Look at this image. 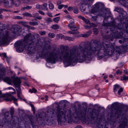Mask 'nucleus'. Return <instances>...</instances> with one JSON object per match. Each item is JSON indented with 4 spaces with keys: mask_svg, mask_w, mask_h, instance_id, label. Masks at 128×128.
<instances>
[{
    "mask_svg": "<svg viewBox=\"0 0 128 128\" xmlns=\"http://www.w3.org/2000/svg\"><path fill=\"white\" fill-rule=\"evenodd\" d=\"M104 53L101 49V46L99 42L95 40L92 46H85L83 48L81 46L78 48L74 47L68 50H65L63 45L60 46V50H55L53 53H50L46 58L48 61L55 63L58 59L62 60L64 63H69L74 60H84L86 58H90L93 55H97L102 58L105 55L117 57V47H115L110 44H104Z\"/></svg>",
    "mask_w": 128,
    "mask_h": 128,
    "instance_id": "obj_1",
    "label": "nucleus"
},
{
    "mask_svg": "<svg viewBox=\"0 0 128 128\" xmlns=\"http://www.w3.org/2000/svg\"><path fill=\"white\" fill-rule=\"evenodd\" d=\"M34 36L30 33L27 34L24 40L18 41L15 44L16 51L18 52H22L25 48L30 54L34 53L36 51Z\"/></svg>",
    "mask_w": 128,
    "mask_h": 128,
    "instance_id": "obj_2",
    "label": "nucleus"
},
{
    "mask_svg": "<svg viewBox=\"0 0 128 128\" xmlns=\"http://www.w3.org/2000/svg\"><path fill=\"white\" fill-rule=\"evenodd\" d=\"M104 5L102 3L100 2L96 3L93 6L91 12L94 14L98 12V14L105 18L104 19V20L106 18L110 16V12L109 10L104 8Z\"/></svg>",
    "mask_w": 128,
    "mask_h": 128,
    "instance_id": "obj_3",
    "label": "nucleus"
},
{
    "mask_svg": "<svg viewBox=\"0 0 128 128\" xmlns=\"http://www.w3.org/2000/svg\"><path fill=\"white\" fill-rule=\"evenodd\" d=\"M56 115L58 122H64L71 117V111L69 110H66L63 109H58L56 112Z\"/></svg>",
    "mask_w": 128,
    "mask_h": 128,
    "instance_id": "obj_4",
    "label": "nucleus"
},
{
    "mask_svg": "<svg viewBox=\"0 0 128 128\" xmlns=\"http://www.w3.org/2000/svg\"><path fill=\"white\" fill-rule=\"evenodd\" d=\"M0 46L7 43L8 41V32L4 29L0 31Z\"/></svg>",
    "mask_w": 128,
    "mask_h": 128,
    "instance_id": "obj_5",
    "label": "nucleus"
},
{
    "mask_svg": "<svg viewBox=\"0 0 128 128\" xmlns=\"http://www.w3.org/2000/svg\"><path fill=\"white\" fill-rule=\"evenodd\" d=\"M13 82L16 87L18 88L16 89L18 96V98H20V94H21V90L20 88L21 83L20 78H19L16 77L14 79Z\"/></svg>",
    "mask_w": 128,
    "mask_h": 128,
    "instance_id": "obj_6",
    "label": "nucleus"
},
{
    "mask_svg": "<svg viewBox=\"0 0 128 128\" xmlns=\"http://www.w3.org/2000/svg\"><path fill=\"white\" fill-rule=\"evenodd\" d=\"M90 117L94 119L97 120L100 118L99 112L98 110H93L89 114Z\"/></svg>",
    "mask_w": 128,
    "mask_h": 128,
    "instance_id": "obj_7",
    "label": "nucleus"
},
{
    "mask_svg": "<svg viewBox=\"0 0 128 128\" xmlns=\"http://www.w3.org/2000/svg\"><path fill=\"white\" fill-rule=\"evenodd\" d=\"M86 110L85 109H78L76 112L77 117L80 118H84L86 116Z\"/></svg>",
    "mask_w": 128,
    "mask_h": 128,
    "instance_id": "obj_8",
    "label": "nucleus"
},
{
    "mask_svg": "<svg viewBox=\"0 0 128 128\" xmlns=\"http://www.w3.org/2000/svg\"><path fill=\"white\" fill-rule=\"evenodd\" d=\"M92 0H83V3H82L80 6V8L82 12H83L85 10V7L84 6V4L87 5L89 4L90 2L92 1Z\"/></svg>",
    "mask_w": 128,
    "mask_h": 128,
    "instance_id": "obj_9",
    "label": "nucleus"
},
{
    "mask_svg": "<svg viewBox=\"0 0 128 128\" xmlns=\"http://www.w3.org/2000/svg\"><path fill=\"white\" fill-rule=\"evenodd\" d=\"M13 28V30H12L13 33L16 34L19 33V32L20 31V29L18 26H14Z\"/></svg>",
    "mask_w": 128,
    "mask_h": 128,
    "instance_id": "obj_10",
    "label": "nucleus"
},
{
    "mask_svg": "<svg viewBox=\"0 0 128 128\" xmlns=\"http://www.w3.org/2000/svg\"><path fill=\"white\" fill-rule=\"evenodd\" d=\"M118 1L121 4L128 8V0H118Z\"/></svg>",
    "mask_w": 128,
    "mask_h": 128,
    "instance_id": "obj_11",
    "label": "nucleus"
},
{
    "mask_svg": "<svg viewBox=\"0 0 128 128\" xmlns=\"http://www.w3.org/2000/svg\"><path fill=\"white\" fill-rule=\"evenodd\" d=\"M10 95L8 96H6V98H5V100L6 101H11L13 100L14 102L16 101L17 100V99L14 96H12L10 98H9V96H10V94H9Z\"/></svg>",
    "mask_w": 128,
    "mask_h": 128,
    "instance_id": "obj_12",
    "label": "nucleus"
},
{
    "mask_svg": "<svg viewBox=\"0 0 128 128\" xmlns=\"http://www.w3.org/2000/svg\"><path fill=\"white\" fill-rule=\"evenodd\" d=\"M11 1V3L12 6L14 4L16 6H19L20 4V2L19 0H10Z\"/></svg>",
    "mask_w": 128,
    "mask_h": 128,
    "instance_id": "obj_13",
    "label": "nucleus"
},
{
    "mask_svg": "<svg viewBox=\"0 0 128 128\" xmlns=\"http://www.w3.org/2000/svg\"><path fill=\"white\" fill-rule=\"evenodd\" d=\"M116 24V22L114 20L109 24H104V26H112L113 28H114L115 27L114 26Z\"/></svg>",
    "mask_w": 128,
    "mask_h": 128,
    "instance_id": "obj_14",
    "label": "nucleus"
},
{
    "mask_svg": "<svg viewBox=\"0 0 128 128\" xmlns=\"http://www.w3.org/2000/svg\"><path fill=\"white\" fill-rule=\"evenodd\" d=\"M5 74L6 70L4 68H2L0 69V79L2 78L3 76Z\"/></svg>",
    "mask_w": 128,
    "mask_h": 128,
    "instance_id": "obj_15",
    "label": "nucleus"
},
{
    "mask_svg": "<svg viewBox=\"0 0 128 128\" xmlns=\"http://www.w3.org/2000/svg\"><path fill=\"white\" fill-rule=\"evenodd\" d=\"M120 14V16L121 18H124L127 15V13L125 11H124L122 9Z\"/></svg>",
    "mask_w": 128,
    "mask_h": 128,
    "instance_id": "obj_16",
    "label": "nucleus"
},
{
    "mask_svg": "<svg viewBox=\"0 0 128 128\" xmlns=\"http://www.w3.org/2000/svg\"><path fill=\"white\" fill-rule=\"evenodd\" d=\"M2 93L1 91H0V101H2L1 100L2 98L3 99L5 100V98H6V96L10 95L9 94H2Z\"/></svg>",
    "mask_w": 128,
    "mask_h": 128,
    "instance_id": "obj_17",
    "label": "nucleus"
},
{
    "mask_svg": "<svg viewBox=\"0 0 128 128\" xmlns=\"http://www.w3.org/2000/svg\"><path fill=\"white\" fill-rule=\"evenodd\" d=\"M3 80L4 81L6 82L9 84H11L12 83V81L10 78L5 77L3 78Z\"/></svg>",
    "mask_w": 128,
    "mask_h": 128,
    "instance_id": "obj_18",
    "label": "nucleus"
},
{
    "mask_svg": "<svg viewBox=\"0 0 128 128\" xmlns=\"http://www.w3.org/2000/svg\"><path fill=\"white\" fill-rule=\"evenodd\" d=\"M114 87L113 88L114 91L115 92L118 90L120 88L119 85L116 84L114 86Z\"/></svg>",
    "mask_w": 128,
    "mask_h": 128,
    "instance_id": "obj_19",
    "label": "nucleus"
},
{
    "mask_svg": "<svg viewBox=\"0 0 128 128\" xmlns=\"http://www.w3.org/2000/svg\"><path fill=\"white\" fill-rule=\"evenodd\" d=\"M48 5L46 3H44L42 5V10H48Z\"/></svg>",
    "mask_w": 128,
    "mask_h": 128,
    "instance_id": "obj_20",
    "label": "nucleus"
},
{
    "mask_svg": "<svg viewBox=\"0 0 128 128\" xmlns=\"http://www.w3.org/2000/svg\"><path fill=\"white\" fill-rule=\"evenodd\" d=\"M4 6H8L10 7H12L11 3L10 4L11 5H9V2L7 0H4Z\"/></svg>",
    "mask_w": 128,
    "mask_h": 128,
    "instance_id": "obj_21",
    "label": "nucleus"
},
{
    "mask_svg": "<svg viewBox=\"0 0 128 128\" xmlns=\"http://www.w3.org/2000/svg\"><path fill=\"white\" fill-rule=\"evenodd\" d=\"M44 20L46 21V22L47 24H49L52 22V20L51 18H45Z\"/></svg>",
    "mask_w": 128,
    "mask_h": 128,
    "instance_id": "obj_22",
    "label": "nucleus"
},
{
    "mask_svg": "<svg viewBox=\"0 0 128 128\" xmlns=\"http://www.w3.org/2000/svg\"><path fill=\"white\" fill-rule=\"evenodd\" d=\"M51 28L54 30H56L59 28V26L57 24H55L51 26Z\"/></svg>",
    "mask_w": 128,
    "mask_h": 128,
    "instance_id": "obj_23",
    "label": "nucleus"
},
{
    "mask_svg": "<svg viewBox=\"0 0 128 128\" xmlns=\"http://www.w3.org/2000/svg\"><path fill=\"white\" fill-rule=\"evenodd\" d=\"M56 37L58 38H60L61 39H64V40L65 36H64L63 35L61 34H58L56 35Z\"/></svg>",
    "mask_w": 128,
    "mask_h": 128,
    "instance_id": "obj_24",
    "label": "nucleus"
},
{
    "mask_svg": "<svg viewBox=\"0 0 128 128\" xmlns=\"http://www.w3.org/2000/svg\"><path fill=\"white\" fill-rule=\"evenodd\" d=\"M122 9L121 8H120L117 7H116L115 8L114 10V11H116L120 13L122 11Z\"/></svg>",
    "mask_w": 128,
    "mask_h": 128,
    "instance_id": "obj_25",
    "label": "nucleus"
},
{
    "mask_svg": "<svg viewBox=\"0 0 128 128\" xmlns=\"http://www.w3.org/2000/svg\"><path fill=\"white\" fill-rule=\"evenodd\" d=\"M74 21L72 20L71 22H70L69 24H68V26L69 27L70 29L74 27Z\"/></svg>",
    "mask_w": 128,
    "mask_h": 128,
    "instance_id": "obj_26",
    "label": "nucleus"
},
{
    "mask_svg": "<svg viewBox=\"0 0 128 128\" xmlns=\"http://www.w3.org/2000/svg\"><path fill=\"white\" fill-rule=\"evenodd\" d=\"M91 31H89L86 33L83 34L82 35V36L84 38L88 37L91 34Z\"/></svg>",
    "mask_w": 128,
    "mask_h": 128,
    "instance_id": "obj_27",
    "label": "nucleus"
},
{
    "mask_svg": "<svg viewBox=\"0 0 128 128\" xmlns=\"http://www.w3.org/2000/svg\"><path fill=\"white\" fill-rule=\"evenodd\" d=\"M64 40L72 41L74 40V39L73 38L67 36H65V37L64 38Z\"/></svg>",
    "mask_w": 128,
    "mask_h": 128,
    "instance_id": "obj_28",
    "label": "nucleus"
},
{
    "mask_svg": "<svg viewBox=\"0 0 128 128\" xmlns=\"http://www.w3.org/2000/svg\"><path fill=\"white\" fill-rule=\"evenodd\" d=\"M29 23L30 25L33 26H37L38 25V22L35 21L30 22Z\"/></svg>",
    "mask_w": 128,
    "mask_h": 128,
    "instance_id": "obj_29",
    "label": "nucleus"
},
{
    "mask_svg": "<svg viewBox=\"0 0 128 128\" xmlns=\"http://www.w3.org/2000/svg\"><path fill=\"white\" fill-rule=\"evenodd\" d=\"M23 15L24 16H28L29 17H31L32 16V15L30 13L28 12H25L23 14Z\"/></svg>",
    "mask_w": 128,
    "mask_h": 128,
    "instance_id": "obj_30",
    "label": "nucleus"
},
{
    "mask_svg": "<svg viewBox=\"0 0 128 128\" xmlns=\"http://www.w3.org/2000/svg\"><path fill=\"white\" fill-rule=\"evenodd\" d=\"M60 19V17L59 16L57 17L54 18L53 19V21L57 23L58 22Z\"/></svg>",
    "mask_w": 128,
    "mask_h": 128,
    "instance_id": "obj_31",
    "label": "nucleus"
},
{
    "mask_svg": "<svg viewBox=\"0 0 128 128\" xmlns=\"http://www.w3.org/2000/svg\"><path fill=\"white\" fill-rule=\"evenodd\" d=\"M48 37L50 38H53L55 36V34L53 33H50L48 34Z\"/></svg>",
    "mask_w": 128,
    "mask_h": 128,
    "instance_id": "obj_32",
    "label": "nucleus"
},
{
    "mask_svg": "<svg viewBox=\"0 0 128 128\" xmlns=\"http://www.w3.org/2000/svg\"><path fill=\"white\" fill-rule=\"evenodd\" d=\"M51 48V46L49 45H45L44 46V49L46 50H49Z\"/></svg>",
    "mask_w": 128,
    "mask_h": 128,
    "instance_id": "obj_33",
    "label": "nucleus"
},
{
    "mask_svg": "<svg viewBox=\"0 0 128 128\" xmlns=\"http://www.w3.org/2000/svg\"><path fill=\"white\" fill-rule=\"evenodd\" d=\"M31 118H32L31 119H30V123L28 124L29 125H30V124L32 125L34 123V117L33 116H32Z\"/></svg>",
    "mask_w": 128,
    "mask_h": 128,
    "instance_id": "obj_34",
    "label": "nucleus"
},
{
    "mask_svg": "<svg viewBox=\"0 0 128 128\" xmlns=\"http://www.w3.org/2000/svg\"><path fill=\"white\" fill-rule=\"evenodd\" d=\"M68 33L69 34H78L79 33V32H78L74 31L72 30V31H68Z\"/></svg>",
    "mask_w": 128,
    "mask_h": 128,
    "instance_id": "obj_35",
    "label": "nucleus"
},
{
    "mask_svg": "<svg viewBox=\"0 0 128 128\" xmlns=\"http://www.w3.org/2000/svg\"><path fill=\"white\" fill-rule=\"evenodd\" d=\"M79 29V28L78 27H74L70 29L74 31L77 32L76 31L78 30Z\"/></svg>",
    "mask_w": 128,
    "mask_h": 128,
    "instance_id": "obj_36",
    "label": "nucleus"
},
{
    "mask_svg": "<svg viewBox=\"0 0 128 128\" xmlns=\"http://www.w3.org/2000/svg\"><path fill=\"white\" fill-rule=\"evenodd\" d=\"M49 8L50 9H53L54 8V6L50 2L48 4Z\"/></svg>",
    "mask_w": 128,
    "mask_h": 128,
    "instance_id": "obj_37",
    "label": "nucleus"
},
{
    "mask_svg": "<svg viewBox=\"0 0 128 128\" xmlns=\"http://www.w3.org/2000/svg\"><path fill=\"white\" fill-rule=\"evenodd\" d=\"M120 80H128V76H126L125 75H124L123 77L121 78Z\"/></svg>",
    "mask_w": 128,
    "mask_h": 128,
    "instance_id": "obj_38",
    "label": "nucleus"
},
{
    "mask_svg": "<svg viewBox=\"0 0 128 128\" xmlns=\"http://www.w3.org/2000/svg\"><path fill=\"white\" fill-rule=\"evenodd\" d=\"M84 22L86 24H90V21L88 19H85Z\"/></svg>",
    "mask_w": 128,
    "mask_h": 128,
    "instance_id": "obj_39",
    "label": "nucleus"
},
{
    "mask_svg": "<svg viewBox=\"0 0 128 128\" xmlns=\"http://www.w3.org/2000/svg\"><path fill=\"white\" fill-rule=\"evenodd\" d=\"M93 32L95 34H97L98 32V29L97 28H94L93 29Z\"/></svg>",
    "mask_w": 128,
    "mask_h": 128,
    "instance_id": "obj_40",
    "label": "nucleus"
},
{
    "mask_svg": "<svg viewBox=\"0 0 128 128\" xmlns=\"http://www.w3.org/2000/svg\"><path fill=\"white\" fill-rule=\"evenodd\" d=\"M39 33L41 36H43L46 34V32L45 31H39Z\"/></svg>",
    "mask_w": 128,
    "mask_h": 128,
    "instance_id": "obj_41",
    "label": "nucleus"
},
{
    "mask_svg": "<svg viewBox=\"0 0 128 128\" xmlns=\"http://www.w3.org/2000/svg\"><path fill=\"white\" fill-rule=\"evenodd\" d=\"M36 8L39 10H42V5L38 4L36 6Z\"/></svg>",
    "mask_w": 128,
    "mask_h": 128,
    "instance_id": "obj_42",
    "label": "nucleus"
},
{
    "mask_svg": "<svg viewBox=\"0 0 128 128\" xmlns=\"http://www.w3.org/2000/svg\"><path fill=\"white\" fill-rule=\"evenodd\" d=\"M128 119L127 118H124L123 120L122 121V123L124 122V124L125 125L126 124Z\"/></svg>",
    "mask_w": 128,
    "mask_h": 128,
    "instance_id": "obj_43",
    "label": "nucleus"
},
{
    "mask_svg": "<svg viewBox=\"0 0 128 128\" xmlns=\"http://www.w3.org/2000/svg\"><path fill=\"white\" fill-rule=\"evenodd\" d=\"M84 28L86 29H89L91 28V26L87 25L84 26Z\"/></svg>",
    "mask_w": 128,
    "mask_h": 128,
    "instance_id": "obj_44",
    "label": "nucleus"
},
{
    "mask_svg": "<svg viewBox=\"0 0 128 128\" xmlns=\"http://www.w3.org/2000/svg\"><path fill=\"white\" fill-rule=\"evenodd\" d=\"M123 91V89L122 88H120L118 90V94L119 95L120 94V92H122Z\"/></svg>",
    "mask_w": 128,
    "mask_h": 128,
    "instance_id": "obj_45",
    "label": "nucleus"
},
{
    "mask_svg": "<svg viewBox=\"0 0 128 128\" xmlns=\"http://www.w3.org/2000/svg\"><path fill=\"white\" fill-rule=\"evenodd\" d=\"M74 12L75 14H78V9L76 8H74Z\"/></svg>",
    "mask_w": 128,
    "mask_h": 128,
    "instance_id": "obj_46",
    "label": "nucleus"
},
{
    "mask_svg": "<svg viewBox=\"0 0 128 128\" xmlns=\"http://www.w3.org/2000/svg\"><path fill=\"white\" fill-rule=\"evenodd\" d=\"M97 17L96 16H92L91 18V20L94 21H95L96 20Z\"/></svg>",
    "mask_w": 128,
    "mask_h": 128,
    "instance_id": "obj_47",
    "label": "nucleus"
},
{
    "mask_svg": "<svg viewBox=\"0 0 128 128\" xmlns=\"http://www.w3.org/2000/svg\"><path fill=\"white\" fill-rule=\"evenodd\" d=\"M31 106L32 108V110L33 112L34 113V114L35 113V109L34 107V106L32 104H31Z\"/></svg>",
    "mask_w": 128,
    "mask_h": 128,
    "instance_id": "obj_48",
    "label": "nucleus"
},
{
    "mask_svg": "<svg viewBox=\"0 0 128 128\" xmlns=\"http://www.w3.org/2000/svg\"><path fill=\"white\" fill-rule=\"evenodd\" d=\"M8 88L9 90L10 89H12L14 91V92H12V94H15L16 93V92L15 90L13 88L9 87Z\"/></svg>",
    "mask_w": 128,
    "mask_h": 128,
    "instance_id": "obj_49",
    "label": "nucleus"
},
{
    "mask_svg": "<svg viewBox=\"0 0 128 128\" xmlns=\"http://www.w3.org/2000/svg\"><path fill=\"white\" fill-rule=\"evenodd\" d=\"M14 18L17 19H22V18L20 16H15L14 17Z\"/></svg>",
    "mask_w": 128,
    "mask_h": 128,
    "instance_id": "obj_50",
    "label": "nucleus"
},
{
    "mask_svg": "<svg viewBox=\"0 0 128 128\" xmlns=\"http://www.w3.org/2000/svg\"><path fill=\"white\" fill-rule=\"evenodd\" d=\"M89 24L90 25V26H91V28L92 27H95L96 26V25H95L93 23H90V24Z\"/></svg>",
    "mask_w": 128,
    "mask_h": 128,
    "instance_id": "obj_51",
    "label": "nucleus"
},
{
    "mask_svg": "<svg viewBox=\"0 0 128 128\" xmlns=\"http://www.w3.org/2000/svg\"><path fill=\"white\" fill-rule=\"evenodd\" d=\"M49 111H48V114H47L49 116H50L52 117V114H53V113L52 112L50 111V113H49Z\"/></svg>",
    "mask_w": 128,
    "mask_h": 128,
    "instance_id": "obj_52",
    "label": "nucleus"
},
{
    "mask_svg": "<svg viewBox=\"0 0 128 128\" xmlns=\"http://www.w3.org/2000/svg\"><path fill=\"white\" fill-rule=\"evenodd\" d=\"M78 18H80L82 20L84 21V20H85L86 19L83 16H78Z\"/></svg>",
    "mask_w": 128,
    "mask_h": 128,
    "instance_id": "obj_53",
    "label": "nucleus"
},
{
    "mask_svg": "<svg viewBox=\"0 0 128 128\" xmlns=\"http://www.w3.org/2000/svg\"><path fill=\"white\" fill-rule=\"evenodd\" d=\"M38 12L40 14L42 15H45V14L44 13L43 11L41 10H39L38 11Z\"/></svg>",
    "mask_w": 128,
    "mask_h": 128,
    "instance_id": "obj_54",
    "label": "nucleus"
},
{
    "mask_svg": "<svg viewBox=\"0 0 128 128\" xmlns=\"http://www.w3.org/2000/svg\"><path fill=\"white\" fill-rule=\"evenodd\" d=\"M39 15V14L38 13H36L33 14V16L34 17H35Z\"/></svg>",
    "mask_w": 128,
    "mask_h": 128,
    "instance_id": "obj_55",
    "label": "nucleus"
},
{
    "mask_svg": "<svg viewBox=\"0 0 128 128\" xmlns=\"http://www.w3.org/2000/svg\"><path fill=\"white\" fill-rule=\"evenodd\" d=\"M116 73L117 74H122V72L120 70H118L116 72Z\"/></svg>",
    "mask_w": 128,
    "mask_h": 128,
    "instance_id": "obj_56",
    "label": "nucleus"
},
{
    "mask_svg": "<svg viewBox=\"0 0 128 128\" xmlns=\"http://www.w3.org/2000/svg\"><path fill=\"white\" fill-rule=\"evenodd\" d=\"M46 14L49 16L51 17H52V15L51 13H50V12H48L46 13Z\"/></svg>",
    "mask_w": 128,
    "mask_h": 128,
    "instance_id": "obj_57",
    "label": "nucleus"
},
{
    "mask_svg": "<svg viewBox=\"0 0 128 128\" xmlns=\"http://www.w3.org/2000/svg\"><path fill=\"white\" fill-rule=\"evenodd\" d=\"M66 17L67 18H68L69 19H71V20L72 21V20L74 21V20L71 18V17L70 16L68 15Z\"/></svg>",
    "mask_w": 128,
    "mask_h": 128,
    "instance_id": "obj_58",
    "label": "nucleus"
},
{
    "mask_svg": "<svg viewBox=\"0 0 128 128\" xmlns=\"http://www.w3.org/2000/svg\"><path fill=\"white\" fill-rule=\"evenodd\" d=\"M26 10H29L31 9L32 8V7L30 6H26Z\"/></svg>",
    "mask_w": 128,
    "mask_h": 128,
    "instance_id": "obj_59",
    "label": "nucleus"
},
{
    "mask_svg": "<svg viewBox=\"0 0 128 128\" xmlns=\"http://www.w3.org/2000/svg\"><path fill=\"white\" fill-rule=\"evenodd\" d=\"M23 2L25 3H28L29 2V0H22Z\"/></svg>",
    "mask_w": 128,
    "mask_h": 128,
    "instance_id": "obj_60",
    "label": "nucleus"
},
{
    "mask_svg": "<svg viewBox=\"0 0 128 128\" xmlns=\"http://www.w3.org/2000/svg\"><path fill=\"white\" fill-rule=\"evenodd\" d=\"M10 110V112L11 114H12L14 112V109L12 108H11Z\"/></svg>",
    "mask_w": 128,
    "mask_h": 128,
    "instance_id": "obj_61",
    "label": "nucleus"
},
{
    "mask_svg": "<svg viewBox=\"0 0 128 128\" xmlns=\"http://www.w3.org/2000/svg\"><path fill=\"white\" fill-rule=\"evenodd\" d=\"M22 25L24 26L25 27H26V26L27 25L26 24V22H22Z\"/></svg>",
    "mask_w": 128,
    "mask_h": 128,
    "instance_id": "obj_62",
    "label": "nucleus"
},
{
    "mask_svg": "<svg viewBox=\"0 0 128 128\" xmlns=\"http://www.w3.org/2000/svg\"><path fill=\"white\" fill-rule=\"evenodd\" d=\"M63 5H60L58 6V8L59 9H61L63 7Z\"/></svg>",
    "mask_w": 128,
    "mask_h": 128,
    "instance_id": "obj_63",
    "label": "nucleus"
},
{
    "mask_svg": "<svg viewBox=\"0 0 128 128\" xmlns=\"http://www.w3.org/2000/svg\"><path fill=\"white\" fill-rule=\"evenodd\" d=\"M42 17L41 16H39L36 17V18L39 20H40L42 19Z\"/></svg>",
    "mask_w": 128,
    "mask_h": 128,
    "instance_id": "obj_64",
    "label": "nucleus"
}]
</instances>
